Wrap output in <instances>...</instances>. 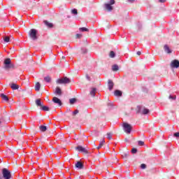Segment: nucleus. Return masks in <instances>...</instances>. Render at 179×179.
Returning <instances> with one entry per match:
<instances>
[{"instance_id":"nucleus-30","label":"nucleus","mask_w":179,"mask_h":179,"mask_svg":"<svg viewBox=\"0 0 179 179\" xmlns=\"http://www.w3.org/2000/svg\"><path fill=\"white\" fill-rule=\"evenodd\" d=\"M70 104H75L76 103V99L73 98L69 100Z\"/></svg>"},{"instance_id":"nucleus-17","label":"nucleus","mask_w":179,"mask_h":179,"mask_svg":"<svg viewBox=\"0 0 179 179\" xmlns=\"http://www.w3.org/2000/svg\"><path fill=\"white\" fill-rule=\"evenodd\" d=\"M115 96H117V97H121L122 96V92L118 90H116L114 93Z\"/></svg>"},{"instance_id":"nucleus-48","label":"nucleus","mask_w":179,"mask_h":179,"mask_svg":"<svg viewBox=\"0 0 179 179\" xmlns=\"http://www.w3.org/2000/svg\"><path fill=\"white\" fill-rule=\"evenodd\" d=\"M102 145H100L99 144V146L97 147V149H100L101 148Z\"/></svg>"},{"instance_id":"nucleus-32","label":"nucleus","mask_w":179,"mask_h":179,"mask_svg":"<svg viewBox=\"0 0 179 179\" xmlns=\"http://www.w3.org/2000/svg\"><path fill=\"white\" fill-rule=\"evenodd\" d=\"M71 13H73V15H78V10L76 8L71 10Z\"/></svg>"},{"instance_id":"nucleus-12","label":"nucleus","mask_w":179,"mask_h":179,"mask_svg":"<svg viewBox=\"0 0 179 179\" xmlns=\"http://www.w3.org/2000/svg\"><path fill=\"white\" fill-rule=\"evenodd\" d=\"M55 93V94H58V96H61V94H62V90H61L59 87H57Z\"/></svg>"},{"instance_id":"nucleus-8","label":"nucleus","mask_w":179,"mask_h":179,"mask_svg":"<svg viewBox=\"0 0 179 179\" xmlns=\"http://www.w3.org/2000/svg\"><path fill=\"white\" fill-rule=\"evenodd\" d=\"M52 101H53V103H55V104H58V106H62V101H61V99H59L57 96L53 97Z\"/></svg>"},{"instance_id":"nucleus-23","label":"nucleus","mask_w":179,"mask_h":179,"mask_svg":"<svg viewBox=\"0 0 179 179\" xmlns=\"http://www.w3.org/2000/svg\"><path fill=\"white\" fill-rule=\"evenodd\" d=\"M40 87H41V85H40V83H36V85H35V90L36 92H39L40 91Z\"/></svg>"},{"instance_id":"nucleus-43","label":"nucleus","mask_w":179,"mask_h":179,"mask_svg":"<svg viewBox=\"0 0 179 179\" xmlns=\"http://www.w3.org/2000/svg\"><path fill=\"white\" fill-rule=\"evenodd\" d=\"M131 153H132L133 155H135V148H133L131 149Z\"/></svg>"},{"instance_id":"nucleus-46","label":"nucleus","mask_w":179,"mask_h":179,"mask_svg":"<svg viewBox=\"0 0 179 179\" xmlns=\"http://www.w3.org/2000/svg\"><path fill=\"white\" fill-rule=\"evenodd\" d=\"M86 78L87 79V80H90V76H89L88 75L86 76Z\"/></svg>"},{"instance_id":"nucleus-41","label":"nucleus","mask_w":179,"mask_h":179,"mask_svg":"<svg viewBox=\"0 0 179 179\" xmlns=\"http://www.w3.org/2000/svg\"><path fill=\"white\" fill-rule=\"evenodd\" d=\"M122 156L127 159L128 157V153H124Z\"/></svg>"},{"instance_id":"nucleus-47","label":"nucleus","mask_w":179,"mask_h":179,"mask_svg":"<svg viewBox=\"0 0 179 179\" xmlns=\"http://www.w3.org/2000/svg\"><path fill=\"white\" fill-rule=\"evenodd\" d=\"M159 1L161 3H164V2H166V0H159Z\"/></svg>"},{"instance_id":"nucleus-11","label":"nucleus","mask_w":179,"mask_h":179,"mask_svg":"<svg viewBox=\"0 0 179 179\" xmlns=\"http://www.w3.org/2000/svg\"><path fill=\"white\" fill-rule=\"evenodd\" d=\"M164 50L165 52H166V54H171V50L170 48L169 47V45H164Z\"/></svg>"},{"instance_id":"nucleus-1","label":"nucleus","mask_w":179,"mask_h":179,"mask_svg":"<svg viewBox=\"0 0 179 179\" xmlns=\"http://www.w3.org/2000/svg\"><path fill=\"white\" fill-rule=\"evenodd\" d=\"M122 127L123 128V131L125 132V134H127V135H129V134L132 132V125L128 122H122Z\"/></svg>"},{"instance_id":"nucleus-39","label":"nucleus","mask_w":179,"mask_h":179,"mask_svg":"<svg viewBox=\"0 0 179 179\" xmlns=\"http://www.w3.org/2000/svg\"><path fill=\"white\" fill-rule=\"evenodd\" d=\"M81 37H82V34H76V38H80Z\"/></svg>"},{"instance_id":"nucleus-5","label":"nucleus","mask_w":179,"mask_h":179,"mask_svg":"<svg viewBox=\"0 0 179 179\" xmlns=\"http://www.w3.org/2000/svg\"><path fill=\"white\" fill-rule=\"evenodd\" d=\"M57 83L59 85H66L68 83H71V79L68 78L67 77L59 78L57 80Z\"/></svg>"},{"instance_id":"nucleus-9","label":"nucleus","mask_w":179,"mask_h":179,"mask_svg":"<svg viewBox=\"0 0 179 179\" xmlns=\"http://www.w3.org/2000/svg\"><path fill=\"white\" fill-rule=\"evenodd\" d=\"M108 86L109 90L110 91L113 90V88L114 87V83L113 82V80H108Z\"/></svg>"},{"instance_id":"nucleus-37","label":"nucleus","mask_w":179,"mask_h":179,"mask_svg":"<svg viewBox=\"0 0 179 179\" xmlns=\"http://www.w3.org/2000/svg\"><path fill=\"white\" fill-rule=\"evenodd\" d=\"M114 3H115V0H110V2H109V5H114Z\"/></svg>"},{"instance_id":"nucleus-35","label":"nucleus","mask_w":179,"mask_h":179,"mask_svg":"<svg viewBox=\"0 0 179 179\" xmlns=\"http://www.w3.org/2000/svg\"><path fill=\"white\" fill-rule=\"evenodd\" d=\"M107 138L108 139L110 140L111 138H113V136L111 135V133H108L107 134Z\"/></svg>"},{"instance_id":"nucleus-29","label":"nucleus","mask_w":179,"mask_h":179,"mask_svg":"<svg viewBox=\"0 0 179 179\" xmlns=\"http://www.w3.org/2000/svg\"><path fill=\"white\" fill-rule=\"evenodd\" d=\"M109 56H110V58H115V52H114V51H110Z\"/></svg>"},{"instance_id":"nucleus-33","label":"nucleus","mask_w":179,"mask_h":179,"mask_svg":"<svg viewBox=\"0 0 179 179\" xmlns=\"http://www.w3.org/2000/svg\"><path fill=\"white\" fill-rule=\"evenodd\" d=\"M81 51L83 54H86L87 52V49L83 48L81 49Z\"/></svg>"},{"instance_id":"nucleus-16","label":"nucleus","mask_w":179,"mask_h":179,"mask_svg":"<svg viewBox=\"0 0 179 179\" xmlns=\"http://www.w3.org/2000/svg\"><path fill=\"white\" fill-rule=\"evenodd\" d=\"M137 146H145V141L138 140L136 142Z\"/></svg>"},{"instance_id":"nucleus-18","label":"nucleus","mask_w":179,"mask_h":179,"mask_svg":"<svg viewBox=\"0 0 179 179\" xmlns=\"http://www.w3.org/2000/svg\"><path fill=\"white\" fill-rule=\"evenodd\" d=\"M96 92H97V89L96 88H92L90 91V94L92 97H94L96 96Z\"/></svg>"},{"instance_id":"nucleus-38","label":"nucleus","mask_w":179,"mask_h":179,"mask_svg":"<svg viewBox=\"0 0 179 179\" xmlns=\"http://www.w3.org/2000/svg\"><path fill=\"white\" fill-rule=\"evenodd\" d=\"M105 142H106V141H104V139H102V141L100 142L99 145H100L101 146H103V145H104Z\"/></svg>"},{"instance_id":"nucleus-7","label":"nucleus","mask_w":179,"mask_h":179,"mask_svg":"<svg viewBox=\"0 0 179 179\" xmlns=\"http://www.w3.org/2000/svg\"><path fill=\"white\" fill-rule=\"evenodd\" d=\"M76 150H78V152H81L82 153H85V154L89 153L87 150L82 147L81 145H78V147H76Z\"/></svg>"},{"instance_id":"nucleus-3","label":"nucleus","mask_w":179,"mask_h":179,"mask_svg":"<svg viewBox=\"0 0 179 179\" xmlns=\"http://www.w3.org/2000/svg\"><path fill=\"white\" fill-rule=\"evenodd\" d=\"M29 35L30 38L33 40V41H36V40H38V37L37 36V30L36 29H31L29 31Z\"/></svg>"},{"instance_id":"nucleus-21","label":"nucleus","mask_w":179,"mask_h":179,"mask_svg":"<svg viewBox=\"0 0 179 179\" xmlns=\"http://www.w3.org/2000/svg\"><path fill=\"white\" fill-rule=\"evenodd\" d=\"M36 104L38 106V107H43V103L41 102V99H36Z\"/></svg>"},{"instance_id":"nucleus-27","label":"nucleus","mask_w":179,"mask_h":179,"mask_svg":"<svg viewBox=\"0 0 179 179\" xmlns=\"http://www.w3.org/2000/svg\"><path fill=\"white\" fill-rule=\"evenodd\" d=\"M141 113H142L141 108L140 106H138L136 107V113H137V114H139V113L141 114Z\"/></svg>"},{"instance_id":"nucleus-2","label":"nucleus","mask_w":179,"mask_h":179,"mask_svg":"<svg viewBox=\"0 0 179 179\" xmlns=\"http://www.w3.org/2000/svg\"><path fill=\"white\" fill-rule=\"evenodd\" d=\"M1 173L3 175V178L4 179H10L12 178V174L10 173V171L8 170L6 168H3L1 170Z\"/></svg>"},{"instance_id":"nucleus-36","label":"nucleus","mask_w":179,"mask_h":179,"mask_svg":"<svg viewBox=\"0 0 179 179\" xmlns=\"http://www.w3.org/2000/svg\"><path fill=\"white\" fill-rule=\"evenodd\" d=\"M79 113V110L76 109L75 111L73 112V115H76Z\"/></svg>"},{"instance_id":"nucleus-22","label":"nucleus","mask_w":179,"mask_h":179,"mask_svg":"<svg viewBox=\"0 0 179 179\" xmlns=\"http://www.w3.org/2000/svg\"><path fill=\"white\" fill-rule=\"evenodd\" d=\"M118 69H120V68L118 67V65L114 64L112 66V71H113V72H117Z\"/></svg>"},{"instance_id":"nucleus-28","label":"nucleus","mask_w":179,"mask_h":179,"mask_svg":"<svg viewBox=\"0 0 179 179\" xmlns=\"http://www.w3.org/2000/svg\"><path fill=\"white\" fill-rule=\"evenodd\" d=\"M41 110H43V111H50V108L48 106H41Z\"/></svg>"},{"instance_id":"nucleus-24","label":"nucleus","mask_w":179,"mask_h":179,"mask_svg":"<svg viewBox=\"0 0 179 179\" xmlns=\"http://www.w3.org/2000/svg\"><path fill=\"white\" fill-rule=\"evenodd\" d=\"M3 41H4V43H9V42L12 41V39L9 36H5L3 38Z\"/></svg>"},{"instance_id":"nucleus-20","label":"nucleus","mask_w":179,"mask_h":179,"mask_svg":"<svg viewBox=\"0 0 179 179\" xmlns=\"http://www.w3.org/2000/svg\"><path fill=\"white\" fill-rule=\"evenodd\" d=\"M10 87L11 89H13V90H17V89H19V85L15 83H13L11 84Z\"/></svg>"},{"instance_id":"nucleus-6","label":"nucleus","mask_w":179,"mask_h":179,"mask_svg":"<svg viewBox=\"0 0 179 179\" xmlns=\"http://www.w3.org/2000/svg\"><path fill=\"white\" fill-rule=\"evenodd\" d=\"M171 68H179V61L177 59H174L171 62L170 64Z\"/></svg>"},{"instance_id":"nucleus-19","label":"nucleus","mask_w":179,"mask_h":179,"mask_svg":"<svg viewBox=\"0 0 179 179\" xmlns=\"http://www.w3.org/2000/svg\"><path fill=\"white\" fill-rule=\"evenodd\" d=\"M44 24L48 27H49L50 29H51L52 27H53V24H52V23H51V22H49L48 21H47V20H45L44 21Z\"/></svg>"},{"instance_id":"nucleus-45","label":"nucleus","mask_w":179,"mask_h":179,"mask_svg":"<svg viewBox=\"0 0 179 179\" xmlns=\"http://www.w3.org/2000/svg\"><path fill=\"white\" fill-rule=\"evenodd\" d=\"M134 1L135 0H127V1H129L130 3H134Z\"/></svg>"},{"instance_id":"nucleus-44","label":"nucleus","mask_w":179,"mask_h":179,"mask_svg":"<svg viewBox=\"0 0 179 179\" xmlns=\"http://www.w3.org/2000/svg\"><path fill=\"white\" fill-rule=\"evenodd\" d=\"M169 99H172L173 100L176 99V96H169Z\"/></svg>"},{"instance_id":"nucleus-14","label":"nucleus","mask_w":179,"mask_h":179,"mask_svg":"<svg viewBox=\"0 0 179 179\" xmlns=\"http://www.w3.org/2000/svg\"><path fill=\"white\" fill-rule=\"evenodd\" d=\"M150 112V110H149V109L143 108L141 110V114H143V115H146L147 114H149Z\"/></svg>"},{"instance_id":"nucleus-42","label":"nucleus","mask_w":179,"mask_h":179,"mask_svg":"<svg viewBox=\"0 0 179 179\" xmlns=\"http://www.w3.org/2000/svg\"><path fill=\"white\" fill-rule=\"evenodd\" d=\"M142 55V52H141V51H138L137 52H136V55H138V57H139L140 55Z\"/></svg>"},{"instance_id":"nucleus-52","label":"nucleus","mask_w":179,"mask_h":179,"mask_svg":"<svg viewBox=\"0 0 179 179\" xmlns=\"http://www.w3.org/2000/svg\"><path fill=\"white\" fill-rule=\"evenodd\" d=\"M0 179H2V178H0Z\"/></svg>"},{"instance_id":"nucleus-4","label":"nucleus","mask_w":179,"mask_h":179,"mask_svg":"<svg viewBox=\"0 0 179 179\" xmlns=\"http://www.w3.org/2000/svg\"><path fill=\"white\" fill-rule=\"evenodd\" d=\"M14 66L12 61L9 58L4 60V69H10V68H13Z\"/></svg>"},{"instance_id":"nucleus-13","label":"nucleus","mask_w":179,"mask_h":179,"mask_svg":"<svg viewBox=\"0 0 179 179\" xmlns=\"http://www.w3.org/2000/svg\"><path fill=\"white\" fill-rule=\"evenodd\" d=\"M76 169H79L80 170H82V169H83V164L80 162H78L76 164Z\"/></svg>"},{"instance_id":"nucleus-34","label":"nucleus","mask_w":179,"mask_h":179,"mask_svg":"<svg viewBox=\"0 0 179 179\" xmlns=\"http://www.w3.org/2000/svg\"><path fill=\"white\" fill-rule=\"evenodd\" d=\"M146 164H141V169H142V170H145V169H146Z\"/></svg>"},{"instance_id":"nucleus-26","label":"nucleus","mask_w":179,"mask_h":179,"mask_svg":"<svg viewBox=\"0 0 179 179\" xmlns=\"http://www.w3.org/2000/svg\"><path fill=\"white\" fill-rule=\"evenodd\" d=\"M44 80H45V82H47V83H51V77L48 76L44 78Z\"/></svg>"},{"instance_id":"nucleus-51","label":"nucleus","mask_w":179,"mask_h":179,"mask_svg":"<svg viewBox=\"0 0 179 179\" xmlns=\"http://www.w3.org/2000/svg\"><path fill=\"white\" fill-rule=\"evenodd\" d=\"M62 58H63V59H64V58H65V57H62Z\"/></svg>"},{"instance_id":"nucleus-25","label":"nucleus","mask_w":179,"mask_h":179,"mask_svg":"<svg viewBox=\"0 0 179 179\" xmlns=\"http://www.w3.org/2000/svg\"><path fill=\"white\" fill-rule=\"evenodd\" d=\"M39 129L42 132H45L47 131V127L41 125V126H40Z\"/></svg>"},{"instance_id":"nucleus-49","label":"nucleus","mask_w":179,"mask_h":179,"mask_svg":"<svg viewBox=\"0 0 179 179\" xmlns=\"http://www.w3.org/2000/svg\"><path fill=\"white\" fill-rule=\"evenodd\" d=\"M136 152H138V149L135 148V153H136Z\"/></svg>"},{"instance_id":"nucleus-50","label":"nucleus","mask_w":179,"mask_h":179,"mask_svg":"<svg viewBox=\"0 0 179 179\" xmlns=\"http://www.w3.org/2000/svg\"><path fill=\"white\" fill-rule=\"evenodd\" d=\"M126 142H128V140L127 139H125Z\"/></svg>"},{"instance_id":"nucleus-40","label":"nucleus","mask_w":179,"mask_h":179,"mask_svg":"<svg viewBox=\"0 0 179 179\" xmlns=\"http://www.w3.org/2000/svg\"><path fill=\"white\" fill-rule=\"evenodd\" d=\"M173 136H176V138H179V132L175 133Z\"/></svg>"},{"instance_id":"nucleus-15","label":"nucleus","mask_w":179,"mask_h":179,"mask_svg":"<svg viewBox=\"0 0 179 179\" xmlns=\"http://www.w3.org/2000/svg\"><path fill=\"white\" fill-rule=\"evenodd\" d=\"M0 97H1L2 100H4V101H9V98L4 94H1Z\"/></svg>"},{"instance_id":"nucleus-31","label":"nucleus","mask_w":179,"mask_h":179,"mask_svg":"<svg viewBox=\"0 0 179 179\" xmlns=\"http://www.w3.org/2000/svg\"><path fill=\"white\" fill-rule=\"evenodd\" d=\"M80 31H89V29L86 27H81L79 29Z\"/></svg>"},{"instance_id":"nucleus-10","label":"nucleus","mask_w":179,"mask_h":179,"mask_svg":"<svg viewBox=\"0 0 179 179\" xmlns=\"http://www.w3.org/2000/svg\"><path fill=\"white\" fill-rule=\"evenodd\" d=\"M105 9H106V10L108 12H111V10H113V7L110 3H105Z\"/></svg>"}]
</instances>
